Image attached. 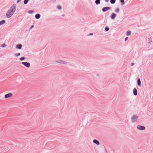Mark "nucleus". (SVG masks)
<instances>
[{
	"mask_svg": "<svg viewBox=\"0 0 153 153\" xmlns=\"http://www.w3.org/2000/svg\"><path fill=\"white\" fill-rule=\"evenodd\" d=\"M16 9V4L13 5L6 13L7 17L8 18L11 17L14 13Z\"/></svg>",
	"mask_w": 153,
	"mask_h": 153,
	"instance_id": "nucleus-1",
	"label": "nucleus"
},
{
	"mask_svg": "<svg viewBox=\"0 0 153 153\" xmlns=\"http://www.w3.org/2000/svg\"><path fill=\"white\" fill-rule=\"evenodd\" d=\"M138 117L136 115H134L131 118V120L132 122H137V120Z\"/></svg>",
	"mask_w": 153,
	"mask_h": 153,
	"instance_id": "nucleus-2",
	"label": "nucleus"
},
{
	"mask_svg": "<svg viewBox=\"0 0 153 153\" xmlns=\"http://www.w3.org/2000/svg\"><path fill=\"white\" fill-rule=\"evenodd\" d=\"M137 128L138 129L140 130H144L146 129L145 127L144 126L140 125H138L137 126Z\"/></svg>",
	"mask_w": 153,
	"mask_h": 153,
	"instance_id": "nucleus-3",
	"label": "nucleus"
},
{
	"mask_svg": "<svg viewBox=\"0 0 153 153\" xmlns=\"http://www.w3.org/2000/svg\"><path fill=\"white\" fill-rule=\"evenodd\" d=\"M13 96V94L12 93H9L7 94H6L4 96V98L5 99H7L8 98H10L12 97Z\"/></svg>",
	"mask_w": 153,
	"mask_h": 153,
	"instance_id": "nucleus-4",
	"label": "nucleus"
},
{
	"mask_svg": "<svg viewBox=\"0 0 153 153\" xmlns=\"http://www.w3.org/2000/svg\"><path fill=\"white\" fill-rule=\"evenodd\" d=\"M93 143L97 145H100V143L99 141L97 140L94 139L93 140Z\"/></svg>",
	"mask_w": 153,
	"mask_h": 153,
	"instance_id": "nucleus-5",
	"label": "nucleus"
},
{
	"mask_svg": "<svg viewBox=\"0 0 153 153\" xmlns=\"http://www.w3.org/2000/svg\"><path fill=\"white\" fill-rule=\"evenodd\" d=\"M22 63L27 67H29L30 66V64L29 62H22Z\"/></svg>",
	"mask_w": 153,
	"mask_h": 153,
	"instance_id": "nucleus-6",
	"label": "nucleus"
},
{
	"mask_svg": "<svg viewBox=\"0 0 153 153\" xmlns=\"http://www.w3.org/2000/svg\"><path fill=\"white\" fill-rule=\"evenodd\" d=\"M110 9V7H105L103 8L102 9V10L103 12H105Z\"/></svg>",
	"mask_w": 153,
	"mask_h": 153,
	"instance_id": "nucleus-7",
	"label": "nucleus"
},
{
	"mask_svg": "<svg viewBox=\"0 0 153 153\" xmlns=\"http://www.w3.org/2000/svg\"><path fill=\"white\" fill-rule=\"evenodd\" d=\"M133 92L135 95H136L137 94V90L135 88H134L133 90Z\"/></svg>",
	"mask_w": 153,
	"mask_h": 153,
	"instance_id": "nucleus-8",
	"label": "nucleus"
},
{
	"mask_svg": "<svg viewBox=\"0 0 153 153\" xmlns=\"http://www.w3.org/2000/svg\"><path fill=\"white\" fill-rule=\"evenodd\" d=\"M137 84L139 86H141V81L140 79H138L137 80Z\"/></svg>",
	"mask_w": 153,
	"mask_h": 153,
	"instance_id": "nucleus-9",
	"label": "nucleus"
},
{
	"mask_svg": "<svg viewBox=\"0 0 153 153\" xmlns=\"http://www.w3.org/2000/svg\"><path fill=\"white\" fill-rule=\"evenodd\" d=\"M116 16V14L114 13H113L111 16V18L112 19H113Z\"/></svg>",
	"mask_w": 153,
	"mask_h": 153,
	"instance_id": "nucleus-10",
	"label": "nucleus"
},
{
	"mask_svg": "<svg viewBox=\"0 0 153 153\" xmlns=\"http://www.w3.org/2000/svg\"><path fill=\"white\" fill-rule=\"evenodd\" d=\"M22 47V45H16V48L19 49H20Z\"/></svg>",
	"mask_w": 153,
	"mask_h": 153,
	"instance_id": "nucleus-11",
	"label": "nucleus"
},
{
	"mask_svg": "<svg viewBox=\"0 0 153 153\" xmlns=\"http://www.w3.org/2000/svg\"><path fill=\"white\" fill-rule=\"evenodd\" d=\"M35 17L37 19H39L40 17V15L39 14H37L35 16Z\"/></svg>",
	"mask_w": 153,
	"mask_h": 153,
	"instance_id": "nucleus-12",
	"label": "nucleus"
},
{
	"mask_svg": "<svg viewBox=\"0 0 153 153\" xmlns=\"http://www.w3.org/2000/svg\"><path fill=\"white\" fill-rule=\"evenodd\" d=\"M95 3L97 4H99L100 3V0H96L95 1Z\"/></svg>",
	"mask_w": 153,
	"mask_h": 153,
	"instance_id": "nucleus-13",
	"label": "nucleus"
},
{
	"mask_svg": "<svg viewBox=\"0 0 153 153\" xmlns=\"http://www.w3.org/2000/svg\"><path fill=\"white\" fill-rule=\"evenodd\" d=\"M58 62L59 63L62 64H65L66 63L65 62L62 61H59Z\"/></svg>",
	"mask_w": 153,
	"mask_h": 153,
	"instance_id": "nucleus-14",
	"label": "nucleus"
},
{
	"mask_svg": "<svg viewBox=\"0 0 153 153\" xmlns=\"http://www.w3.org/2000/svg\"><path fill=\"white\" fill-rule=\"evenodd\" d=\"M5 22V21L4 20H2L0 22V25H2L3 24H4Z\"/></svg>",
	"mask_w": 153,
	"mask_h": 153,
	"instance_id": "nucleus-15",
	"label": "nucleus"
},
{
	"mask_svg": "<svg viewBox=\"0 0 153 153\" xmlns=\"http://www.w3.org/2000/svg\"><path fill=\"white\" fill-rule=\"evenodd\" d=\"M115 0H111L110 2L111 4H114L115 3Z\"/></svg>",
	"mask_w": 153,
	"mask_h": 153,
	"instance_id": "nucleus-16",
	"label": "nucleus"
},
{
	"mask_svg": "<svg viewBox=\"0 0 153 153\" xmlns=\"http://www.w3.org/2000/svg\"><path fill=\"white\" fill-rule=\"evenodd\" d=\"M28 1H29V0H25L24 1V3L25 4H26L27 3Z\"/></svg>",
	"mask_w": 153,
	"mask_h": 153,
	"instance_id": "nucleus-17",
	"label": "nucleus"
},
{
	"mask_svg": "<svg viewBox=\"0 0 153 153\" xmlns=\"http://www.w3.org/2000/svg\"><path fill=\"white\" fill-rule=\"evenodd\" d=\"M131 32L130 31H128L127 32V36H129L131 34Z\"/></svg>",
	"mask_w": 153,
	"mask_h": 153,
	"instance_id": "nucleus-18",
	"label": "nucleus"
},
{
	"mask_svg": "<svg viewBox=\"0 0 153 153\" xmlns=\"http://www.w3.org/2000/svg\"><path fill=\"white\" fill-rule=\"evenodd\" d=\"M1 46L3 47H5L6 46V45L5 44H4L1 45Z\"/></svg>",
	"mask_w": 153,
	"mask_h": 153,
	"instance_id": "nucleus-19",
	"label": "nucleus"
},
{
	"mask_svg": "<svg viewBox=\"0 0 153 153\" xmlns=\"http://www.w3.org/2000/svg\"><path fill=\"white\" fill-rule=\"evenodd\" d=\"M116 12L118 13L119 12V9L118 8H117L116 10Z\"/></svg>",
	"mask_w": 153,
	"mask_h": 153,
	"instance_id": "nucleus-20",
	"label": "nucleus"
},
{
	"mask_svg": "<svg viewBox=\"0 0 153 153\" xmlns=\"http://www.w3.org/2000/svg\"><path fill=\"white\" fill-rule=\"evenodd\" d=\"M120 2L123 4L124 2V0H120Z\"/></svg>",
	"mask_w": 153,
	"mask_h": 153,
	"instance_id": "nucleus-21",
	"label": "nucleus"
},
{
	"mask_svg": "<svg viewBox=\"0 0 153 153\" xmlns=\"http://www.w3.org/2000/svg\"><path fill=\"white\" fill-rule=\"evenodd\" d=\"M57 8H58V9H59L60 10V9H61V6H57Z\"/></svg>",
	"mask_w": 153,
	"mask_h": 153,
	"instance_id": "nucleus-22",
	"label": "nucleus"
},
{
	"mask_svg": "<svg viewBox=\"0 0 153 153\" xmlns=\"http://www.w3.org/2000/svg\"><path fill=\"white\" fill-rule=\"evenodd\" d=\"M25 59V58L24 57H22L20 58V59L22 60H24Z\"/></svg>",
	"mask_w": 153,
	"mask_h": 153,
	"instance_id": "nucleus-23",
	"label": "nucleus"
},
{
	"mask_svg": "<svg viewBox=\"0 0 153 153\" xmlns=\"http://www.w3.org/2000/svg\"><path fill=\"white\" fill-rule=\"evenodd\" d=\"M28 12L29 13H32L33 12V11L32 10H30Z\"/></svg>",
	"mask_w": 153,
	"mask_h": 153,
	"instance_id": "nucleus-24",
	"label": "nucleus"
},
{
	"mask_svg": "<svg viewBox=\"0 0 153 153\" xmlns=\"http://www.w3.org/2000/svg\"><path fill=\"white\" fill-rule=\"evenodd\" d=\"M109 30V28L108 27H106L105 28V30L107 31Z\"/></svg>",
	"mask_w": 153,
	"mask_h": 153,
	"instance_id": "nucleus-25",
	"label": "nucleus"
},
{
	"mask_svg": "<svg viewBox=\"0 0 153 153\" xmlns=\"http://www.w3.org/2000/svg\"><path fill=\"white\" fill-rule=\"evenodd\" d=\"M128 39V37H126V38L125 39V41H126V40H127Z\"/></svg>",
	"mask_w": 153,
	"mask_h": 153,
	"instance_id": "nucleus-26",
	"label": "nucleus"
},
{
	"mask_svg": "<svg viewBox=\"0 0 153 153\" xmlns=\"http://www.w3.org/2000/svg\"><path fill=\"white\" fill-rule=\"evenodd\" d=\"M21 1V0H18L17 1V2L18 3L19 2H20Z\"/></svg>",
	"mask_w": 153,
	"mask_h": 153,
	"instance_id": "nucleus-27",
	"label": "nucleus"
},
{
	"mask_svg": "<svg viewBox=\"0 0 153 153\" xmlns=\"http://www.w3.org/2000/svg\"><path fill=\"white\" fill-rule=\"evenodd\" d=\"M109 1V0H105V1L106 2H108Z\"/></svg>",
	"mask_w": 153,
	"mask_h": 153,
	"instance_id": "nucleus-28",
	"label": "nucleus"
},
{
	"mask_svg": "<svg viewBox=\"0 0 153 153\" xmlns=\"http://www.w3.org/2000/svg\"><path fill=\"white\" fill-rule=\"evenodd\" d=\"M133 65H134V63H132L131 64V65L132 66H133Z\"/></svg>",
	"mask_w": 153,
	"mask_h": 153,
	"instance_id": "nucleus-29",
	"label": "nucleus"
},
{
	"mask_svg": "<svg viewBox=\"0 0 153 153\" xmlns=\"http://www.w3.org/2000/svg\"><path fill=\"white\" fill-rule=\"evenodd\" d=\"M89 35H93V34L92 33H90Z\"/></svg>",
	"mask_w": 153,
	"mask_h": 153,
	"instance_id": "nucleus-30",
	"label": "nucleus"
},
{
	"mask_svg": "<svg viewBox=\"0 0 153 153\" xmlns=\"http://www.w3.org/2000/svg\"><path fill=\"white\" fill-rule=\"evenodd\" d=\"M18 55H20V53L18 54Z\"/></svg>",
	"mask_w": 153,
	"mask_h": 153,
	"instance_id": "nucleus-31",
	"label": "nucleus"
},
{
	"mask_svg": "<svg viewBox=\"0 0 153 153\" xmlns=\"http://www.w3.org/2000/svg\"><path fill=\"white\" fill-rule=\"evenodd\" d=\"M18 55H20V53L18 54Z\"/></svg>",
	"mask_w": 153,
	"mask_h": 153,
	"instance_id": "nucleus-32",
	"label": "nucleus"
},
{
	"mask_svg": "<svg viewBox=\"0 0 153 153\" xmlns=\"http://www.w3.org/2000/svg\"><path fill=\"white\" fill-rule=\"evenodd\" d=\"M33 27V26H32V27Z\"/></svg>",
	"mask_w": 153,
	"mask_h": 153,
	"instance_id": "nucleus-33",
	"label": "nucleus"
}]
</instances>
